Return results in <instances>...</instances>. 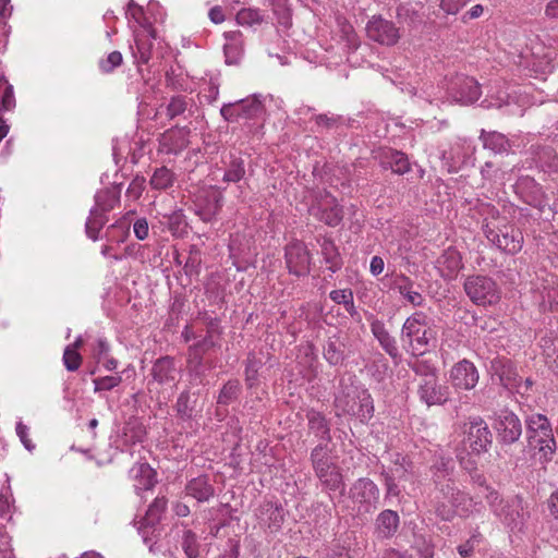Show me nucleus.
Masks as SVG:
<instances>
[{"label": "nucleus", "mask_w": 558, "mask_h": 558, "mask_svg": "<svg viewBox=\"0 0 558 558\" xmlns=\"http://www.w3.org/2000/svg\"><path fill=\"white\" fill-rule=\"evenodd\" d=\"M490 511L501 523L513 534H526L531 513L522 497L514 495L502 498L500 494L490 486H485L483 492Z\"/></svg>", "instance_id": "1"}, {"label": "nucleus", "mask_w": 558, "mask_h": 558, "mask_svg": "<svg viewBox=\"0 0 558 558\" xmlns=\"http://www.w3.org/2000/svg\"><path fill=\"white\" fill-rule=\"evenodd\" d=\"M400 339L404 351L413 357L429 352L437 341L434 322L423 312H415L402 325Z\"/></svg>", "instance_id": "2"}, {"label": "nucleus", "mask_w": 558, "mask_h": 558, "mask_svg": "<svg viewBox=\"0 0 558 558\" xmlns=\"http://www.w3.org/2000/svg\"><path fill=\"white\" fill-rule=\"evenodd\" d=\"M434 508L436 514L444 521H450L457 514L464 518L482 514L485 510L481 500H475L460 490L450 480L441 486L440 495H436Z\"/></svg>", "instance_id": "3"}, {"label": "nucleus", "mask_w": 558, "mask_h": 558, "mask_svg": "<svg viewBox=\"0 0 558 558\" xmlns=\"http://www.w3.org/2000/svg\"><path fill=\"white\" fill-rule=\"evenodd\" d=\"M335 407L340 414H348L359 417L362 422L368 421L374 414L373 398L368 390L354 386L341 385L336 395Z\"/></svg>", "instance_id": "4"}, {"label": "nucleus", "mask_w": 558, "mask_h": 558, "mask_svg": "<svg viewBox=\"0 0 558 558\" xmlns=\"http://www.w3.org/2000/svg\"><path fill=\"white\" fill-rule=\"evenodd\" d=\"M526 433L530 447L538 450L542 460L550 461L556 451V441L548 418L539 413L529 415Z\"/></svg>", "instance_id": "5"}, {"label": "nucleus", "mask_w": 558, "mask_h": 558, "mask_svg": "<svg viewBox=\"0 0 558 558\" xmlns=\"http://www.w3.org/2000/svg\"><path fill=\"white\" fill-rule=\"evenodd\" d=\"M311 460L316 476L326 489L330 492L343 490V476L339 468L332 462L326 445H317L311 452Z\"/></svg>", "instance_id": "6"}, {"label": "nucleus", "mask_w": 558, "mask_h": 558, "mask_svg": "<svg viewBox=\"0 0 558 558\" xmlns=\"http://www.w3.org/2000/svg\"><path fill=\"white\" fill-rule=\"evenodd\" d=\"M484 233L489 242L507 254L514 255L523 246V234L513 225L488 221L484 226Z\"/></svg>", "instance_id": "7"}, {"label": "nucleus", "mask_w": 558, "mask_h": 558, "mask_svg": "<svg viewBox=\"0 0 558 558\" xmlns=\"http://www.w3.org/2000/svg\"><path fill=\"white\" fill-rule=\"evenodd\" d=\"M463 288L469 299L476 305H493L500 300V289L488 276H469L464 280Z\"/></svg>", "instance_id": "8"}, {"label": "nucleus", "mask_w": 558, "mask_h": 558, "mask_svg": "<svg viewBox=\"0 0 558 558\" xmlns=\"http://www.w3.org/2000/svg\"><path fill=\"white\" fill-rule=\"evenodd\" d=\"M379 496L378 486L367 477L357 478L349 489V498L359 515L375 511Z\"/></svg>", "instance_id": "9"}, {"label": "nucleus", "mask_w": 558, "mask_h": 558, "mask_svg": "<svg viewBox=\"0 0 558 558\" xmlns=\"http://www.w3.org/2000/svg\"><path fill=\"white\" fill-rule=\"evenodd\" d=\"M462 442L464 449L473 454L488 451L493 442V435L487 423L481 416L469 417V421L464 424Z\"/></svg>", "instance_id": "10"}, {"label": "nucleus", "mask_w": 558, "mask_h": 558, "mask_svg": "<svg viewBox=\"0 0 558 558\" xmlns=\"http://www.w3.org/2000/svg\"><path fill=\"white\" fill-rule=\"evenodd\" d=\"M265 111L259 95H253L234 102L225 104L220 109L221 117L228 122L250 121L262 117Z\"/></svg>", "instance_id": "11"}, {"label": "nucleus", "mask_w": 558, "mask_h": 558, "mask_svg": "<svg viewBox=\"0 0 558 558\" xmlns=\"http://www.w3.org/2000/svg\"><path fill=\"white\" fill-rule=\"evenodd\" d=\"M448 95L462 105L474 104L482 95L478 82L465 74H456L447 85Z\"/></svg>", "instance_id": "12"}, {"label": "nucleus", "mask_w": 558, "mask_h": 558, "mask_svg": "<svg viewBox=\"0 0 558 558\" xmlns=\"http://www.w3.org/2000/svg\"><path fill=\"white\" fill-rule=\"evenodd\" d=\"M167 509V499L165 497H157L149 505L145 517L141 519L137 524L138 533L142 535L144 543L153 544L159 535L157 529L163 512Z\"/></svg>", "instance_id": "13"}, {"label": "nucleus", "mask_w": 558, "mask_h": 558, "mask_svg": "<svg viewBox=\"0 0 558 558\" xmlns=\"http://www.w3.org/2000/svg\"><path fill=\"white\" fill-rule=\"evenodd\" d=\"M284 259L291 275L301 277L310 274L312 256L304 242L294 240L287 244Z\"/></svg>", "instance_id": "14"}, {"label": "nucleus", "mask_w": 558, "mask_h": 558, "mask_svg": "<svg viewBox=\"0 0 558 558\" xmlns=\"http://www.w3.org/2000/svg\"><path fill=\"white\" fill-rule=\"evenodd\" d=\"M367 37L380 45L393 46L400 38L399 28L393 22L385 20L380 15H373L365 27Z\"/></svg>", "instance_id": "15"}, {"label": "nucleus", "mask_w": 558, "mask_h": 558, "mask_svg": "<svg viewBox=\"0 0 558 558\" xmlns=\"http://www.w3.org/2000/svg\"><path fill=\"white\" fill-rule=\"evenodd\" d=\"M195 213L205 222L214 220L223 205L222 192L215 189L208 187L202 190L195 199Z\"/></svg>", "instance_id": "16"}, {"label": "nucleus", "mask_w": 558, "mask_h": 558, "mask_svg": "<svg viewBox=\"0 0 558 558\" xmlns=\"http://www.w3.org/2000/svg\"><path fill=\"white\" fill-rule=\"evenodd\" d=\"M134 45L130 46L134 63L140 66L147 64L151 58L154 40L157 34L151 24L144 25V29H135L133 32Z\"/></svg>", "instance_id": "17"}, {"label": "nucleus", "mask_w": 558, "mask_h": 558, "mask_svg": "<svg viewBox=\"0 0 558 558\" xmlns=\"http://www.w3.org/2000/svg\"><path fill=\"white\" fill-rule=\"evenodd\" d=\"M417 396L427 407L442 405L449 400L450 391L448 386L439 383L438 377H428L427 380L420 379Z\"/></svg>", "instance_id": "18"}, {"label": "nucleus", "mask_w": 558, "mask_h": 558, "mask_svg": "<svg viewBox=\"0 0 558 558\" xmlns=\"http://www.w3.org/2000/svg\"><path fill=\"white\" fill-rule=\"evenodd\" d=\"M495 429L499 441L511 445L522 435V425L519 417L511 411L501 410L495 422Z\"/></svg>", "instance_id": "19"}, {"label": "nucleus", "mask_w": 558, "mask_h": 558, "mask_svg": "<svg viewBox=\"0 0 558 558\" xmlns=\"http://www.w3.org/2000/svg\"><path fill=\"white\" fill-rule=\"evenodd\" d=\"M515 193L530 206L544 210L547 199L542 186L531 177L518 179L514 184Z\"/></svg>", "instance_id": "20"}, {"label": "nucleus", "mask_w": 558, "mask_h": 558, "mask_svg": "<svg viewBox=\"0 0 558 558\" xmlns=\"http://www.w3.org/2000/svg\"><path fill=\"white\" fill-rule=\"evenodd\" d=\"M190 130L186 128H174L162 133L158 140V151L167 155H178L183 151L189 141Z\"/></svg>", "instance_id": "21"}, {"label": "nucleus", "mask_w": 558, "mask_h": 558, "mask_svg": "<svg viewBox=\"0 0 558 558\" xmlns=\"http://www.w3.org/2000/svg\"><path fill=\"white\" fill-rule=\"evenodd\" d=\"M478 378L477 368L468 360L458 362L450 371L451 384L457 389L471 390L477 385Z\"/></svg>", "instance_id": "22"}, {"label": "nucleus", "mask_w": 558, "mask_h": 558, "mask_svg": "<svg viewBox=\"0 0 558 558\" xmlns=\"http://www.w3.org/2000/svg\"><path fill=\"white\" fill-rule=\"evenodd\" d=\"M310 213L329 227H337L343 219L342 207L337 199L327 194L317 205H313Z\"/></svg>", "instance_id": "23"}, {"label": "nucleus", "mask_w": 558, "mask_h": 558, "mask_svg": "<svg viewBox=\"0 0 558 558\" xmlns=\"http://www.w3.org/2000/svg\"><path fill=\"white\" fill-rule=\"evenodd\" d=\"M179 371L175 366L174 359L171 356H162L157 359L150 369L151 380L148 385L158 384L161 386H172L177 385Z\"/></svg>", "instance_id": "24"}, {"label": "nucleus", "mask_w": 558, "mask_h": 558, "mask_svg": "<svg viewBox=\"0 0 558 558\" xmlns=\"http://www.w3.org/2000/svg\"><path fill=\"white\" fill-rule=\"evenodd\" d=\"M371 331L379 342L381 349L393 360L395 363L401 361V353L393 336L386 329L385 324L378 319L371 323Z\"/></svg>", "instance_id": "25"}, {"label": "nucleus", "mask_w": 558, "mask_h": 558, "mask_svg": "<svg viewBox=\"0 0 558 558\" xmlns=\"http://www.w3.org/2000/svg\"><path fill=\"white\" fill-rule=\"evenodd\" d=\"M400 525L399 514L390 509L381 511L375 521V533L378 538H391Z\"/></svg>", "instance_id": "26"}, {"label": "nucleus", "mask_w": 558, "mask_h": 558, "mask_svg": "<svg viewBox=\"0 0 558 558\" xmlns=\"http://www.w3.org/2000/svg\"><path fill=\"white\" fill-rule=\"evenodd\" d=\"M454 469V462L450 457H439L434 464L430 466L432 481L437 489V495H440V488L442 485L451 478Z\"/></svg>", "instance_id": "27"}, {"label": "nucleus", "mask_w": 558, "mask_h": 558, "mask_svg": "<svg viewBox=\"0 0 558 558\" xmlns=\"http://www.w3.org/2000/svg\"><path fill=\"white\" fill-rule=\"evenodd\" d=\"M185 492L187 496L195 498L199 502L208 501L215 495V488L207 475H199L189 481Z\"/></svg>", "instance_id": "28"}, {"label": "nucleus", "mask_w": 558, "mask_h": 558, "mask_svg": "<svg viewBox=\"0 0 558 558\" xmlns=\"http://www.w3.org/2000/svg\"><path fill=\"white\" fill-rule=\"evenodd\" d=\"M438 265L441 276L452 279L463 268L461 254L456 248L449 247L438 258Z\"/></svg>", "instance_id": "29"}, {"label": "nucleus", "mask_w": 558, "mask_h": 558, "mask_svg": "<svg viewBox=\"0 0 558 558\" xmlns=\"http://www.w3.org/2000/svg\"><path fill=\"white\" fill-rule=\"evenodd\" d=\"M480 140L483 142L485 149H489L494 154H508L511 151L512 143L502 133L497 131L486 132L481 130Z\"/></svg>", "instance_id": "30"}, {"label": "nucleus", "mask_w": 558, "mask_h": 558, "mask_svg": "<svg viewBox=\"0 0 558 558\" xmlns=\"http://www.w3.org/2000/svg\"><path fill=\"white\" fill-rule=\"evenodd\" d=\"M310 430L327 446L331 441L330 426L325 415L314 409L306 412Z\"/></svg>", "instance_id": "31"}, {"label": "nucleus", "mask_w": 558, "mask_h": 558, "mask_svg": "<svg viewBox=\"0 0 558 558\" xmlns=\"http://www.w3.org/2000/svg\"><path fill=\"white\" fill-rule=\"evenodd\" d=\"M134 480V488L136 492L151 489L156 483V473L147 463H140L134 465L130 471Z\"/></svg>", "instance_id": "32"}, {"label": "nucleus", "mask_w": 558, "mask_h": 558, "mask_svg": "<svg viewBox=\"0 0 558 558\" xmlns=\"http://www.w3.org/2000/svg\"><path fill=\"white\" fill-rule=\"evenodd\" d=\"M381 166L385 169L390 168L397 174H404L411 169L408 156L400 150L390 148L383 153Z\"/></svg>", "instance_id": "33"}, {"label": "nucleus", "mask_w": 558, "mask_h": 558, "mask_svg": "<svg viewBox=\"0 0 558 558\" xmlns=\"http://www.w3.org/2000/svg\"><path fill=\"white\" fill-rule=\"evenodd\" d=\"M214 367L213 362H205L199 355L189 354L186 369L192 383L203 384L207 376V372Z\"/></svg>", "instance_id": "34"}, {"label": "nucleus", "mask_w": 558, "mask_h": 558, "mask_svg": "<svg viewBox=\"0 0 558 558\" xmlns=\"http://www.w3.org/2000/svg\"><path fill=\"white\" fill-rule=\"evenodd\" d=\"M534 161L544 172H558V155L551 147H537L534 150Z\"/></svg>", "instance_id": "35"}, {"label": "nucleus", "mask_w": 558, "mask_h": 558, "mask_svg": "<svg viewBox=\"0 0 558 558\" xmlns=\"http://www.w3.org/2000/svg\"><path fill=\"white\" fill-rule=\"evenodd\" d=\"M344 343L339 333L330 336L324 345V357L330 365H339L344 360Z\"/></svg>", "instance_id": "36"}, {"label": "nucleus", "mask_w": 558, "mask_h": 558, "mask_svg": "<svg viewBox=\"0 0 558 558\" xmlns=\"http://www.w3.org/2000/svg\"><path fill=\"white\" fill-rule=\"evenodd\" d=\"M120 192L117 187H106L98 191L95 195V205L92 208L108 214L119 203Z\"/></svg>", "instance_id": "37"}, {"label": "nucleus", "mask_w": 558, "mask_h": 558, "mask_svg": "<svg viewBox=\"0 0 558 558\" xmlns=\"http://www.w3.org/2000/svg\"><path fill=\"white\" fill-rule=\"evenodd\" d=\"M320 250L328 269L331 272L338 271L342 267V259L333 241L324 239L320 243Z\"/></svg>", "instance_id": "38"}, {"label": "nucleus", "mask_w": 558, "mask_h": 558, "mask_svg": "<svg viewBox=\"0 0 558 558\" xmlns=\"http://www.w3.org/2000/svg\"><path fill=\"white\" fill-rule=\"evenodd\" d=\"M412 470V462L401 453H395L391 460V466L388 470H383L381 472L401 480H408L409 474Z\"/></svg>", "instance_id": "39"}, {"label": "nucleus", "mask_w": 558, "mask_h": 558, "mask_svg": "<svg viewBox=\"0 0 558 558\" xmlns=\"http://www.w3.org/2000/svg\"><path fill=\"white\" fill-rule=\"evenodd\" d=\"M413 281L404 275L396 279V287L399 293L412 305L421 306L424 302V298L420 292L413 290Z\"/></svg>", "instance_id": "40"}, {"label": "nucleus", "mask_w": 558, "mask_h": 558, "mask_svg": "<svg viewBox=\"0 0 558 558\" xmlns=\"http://www.w3.org/2000/svg\"><path fill=\"white\" fill-rule=\"evenodd\" d=\"M108 221L107 214L92 208L85 223L86 234L93 241L98 240V235L105 223Z\"/></svg>", "instance_id": "41"}, {"label": "nucleus", "mask_w": 558, "mask_h": 558, "mask_svg": "<svg viewBox=\"0 0 558 558\" xmlns=\"http://www.w3.org/2000/svg\"><path fill=\"white\" fill-rule=\"evenodd\" d=\"M245 172L244 160L239 156L231 155L222 181L226 183H236L244 178Z\"/></svg>", "instance_id": "42"}, {"label": "nucleus", "mask_w": 558, "mask_h": 558, "mask_svg": "<svg viewBox=\"0 0 558 558\" xmlns=\"http://www.w3.org/2000/svg\"><path fill=\"white\" fill-rule=\"evenodd\" d=\"M194 101L192 98H189L183 95H177L171 97L169 104L166 108V114L169 119H174L177 117H181L192 108Z\"/></svg>", "instance_id": "43"}, {"label": "nucleus", "mask_w": 558, "mask_h": 558, "mask_svg": "<svg viewBox=\"0 0 558 558\" xmlns=\"http://www.w3.org/2000/svg\"><path fill=\"white\" fill-rule=\"evenodd\" d=\"M175 182V174L167 167L157 168L151 178L150 185L155 190H167Z\"/></svg>", "instance_id": "44"}, {"label": "nucleus", "mask_w": 558, "mask_h": 558, "mask_svg": "<svg viewBox=\"0 0 558 558\" xmlns=\"http://www.w3.org/2000/svg\"><path fill=\"white\" fill-rule=\"evenodd\" d=\"M130 222L123 218L111 225L106 232L107 240L117 244L123 243L129 236Z\"/></svg>", "instance_id": "45"}, {"label": "nucleus", "mask_w": 558, "mask_h": 558, "mask_svg": "<svg viewBox=\"0 0 558 558\" xmlns=\"http://www.w3.org/2000/svg\"><path fill=\"white\" fill-rule=\"evenodd\" d=\"M410 369L414 372L421 379H428V377H437V369L434 364L428 360H414L408 362Z\"/></svg>", "instance_id": "46"}, {"label": "nucleus", "mask_w": 558, "mask_h": 558, "mask_svg": "<svg viewBox=\"0 0 558 558\" xmlns=\"http://www.w3.org/2000/svg\"><path fill=\"white\" fill-rule=\"evenodd\" d=\"M501 385L507 389L521 388V383L517 380V373L514 372L510 362L500 363V368H496Z\"/></svg>", "instance_id": "47"}, {"label": "nucleus", "mask_w": 558, "mask_h": 558, "mask_svg": "<svg viewBox=\"0 0 558 558\" xmlns=\"http://www.w3.org/2000/svg\"><path fill=\"white\" fill-rule=\"evenodd\" d=\"M1 90L0 110L10 111L15 107V97L13 86L9 84L8 80L3 75L0 76V92Z\"/></svg>", "instance_id": "48"}, {"label": "nucleus", "mask_w": 558, "mask_h": 558, "mask_svg": "<svg viewBox=\"0 0 558 558\" xmlns=\"http://www.w3.org/2000/svg\"><path fill=\"white\" fill-rule=\"evenodd\" d=\"M236 22L242 26H253L263 22V15L258 9L244 8L236 13Z\"/></svg>", "instance_id": "49"}, {"label": "nucleus", "mask_w": 558, "mask_h": 558, "mask_svg": "<svg viewBox=\"0 0 558 558\" xmlns=\"http://www.w3.org/2000/svg\"><path fill=\"white\" fill-rule=\"evenodd\" d=\"M239 392L240 383L238 380H229L220 390L217 402L227 405L238 398Z\"/></svg>", "instance_id": "50"}, {"label": "nucleus", "mask_w": 558, "mask_h": 558, "mask_svg": "<svg viewBox=\"0 0 558 558\" xmlns=\"http://www.w3.org/2000/svg\"><path fill=\"white\" fill-rule=\"evenodd\" d=\"M182 548L189 558H197L199 555L197 536L191 530L183 533Z\"/></svg>", "instance_id": "51"}, {"label": "nucleus", "mask_w": 558, "mask_h": 558, "mask_svg": "<svg viewBox=\"0 0 558 558\" xmlns=\"http://www.w3.org/2000/svg\"><path fill=\"white\" fill-rule=\"evenodd\" d=\"M122 383L121 375L104 376L93 379L94 391H110Z\"/></svg>", "instance_id": "52"}, {"label": "nucleus", "mask_w": 558, "mask_h": 558, "mask_svg": "<svg viewBox=\"0 0 558 558\" xmlns=\"http://www.w3.org/2000/svg\"><path fill=\"white\" fill-rule=\"evenodd\" d=\"M413 548L422 558H433L434 556V544L424 535L414 536Z\"/></svg>", "instance_id": "53"}, {"label": "nucleus", "mask_w": 558, "mask_h": 558, "mask_svg": "<svg viewBox=\"0 0 558 558\" xmlns=\"http://www.w3.org/2000/svg\"><path fill=\"white\" fill-rule=\"evenodd\" d=\"M63 364L70 372H75L80 368L82 356L73 347H66L63 352Z\"/></svg>", "instance_id": "54"}, {"label": "nucleus", "mask_w": 558, "mask_h": 558, "mask_svg": "<svg viewBox=\"0 0 558 558\" xmlns=\"http://www.w3.org/2000/svg\"><path fill=\"white\" fill-rule=\"evenodd\" d=\"M125 14L129 19L138 24V29H144V25L150 24L144 16L143 8L137 5L133 0L129 1Z\"/></svg>", "instance_id": "55"}, {"label": "nucleus", "mask_w": 558, "mask_h": 558, "mask_svg": "<svg viewBox=\"0 0 558 558\" xmlns=\"http://www.w3.org/2000/svg\"><path fill=\"white\" fill-rule=\"evenodd\" d=\"M215 338L210 336H205L203 339L198 340L194 344L190 345L189 348V354L192 355H199L204 357V354L210 350L211 348L216 347Z\"/></svg>", "instance_id": "56"}, {"label": "nucleus", "mask_w": 558, "mask_h": 558, "mask_svg": "<svg viewBox=\"0 0 558 558\" xmlns=\"http://www.w3.org/2000/svg\"><path fill=\"white\" fill-rule=\"evenodd\" d=\"M123 61L122 54L120 51L110 52L106 59L100 60L99 68L105 73L112 72L117 66L121 65Z\"/></svg>", "instance_id": "57"}, {"label": "nucleus", "mask_w": 558, "mask_h": 558, "mask_svg": "<svg viewBox=\"0 0 558 558\" xmlns=\"http://www.w3.org/2000/svg\"><path fill=\"white\" fill-rule=\"evenodd\" d=\"M190 392L183 391L177 400L175 409L181 417L190 418L192 416L193 408L190 405Z\"/></svg>", "instance_id": "58"}, {"label": "nucleus", "mask_w": 558, "mask_h": 558, "mask_svg": "<svg viewBox=\"0 0 558 558\" xmlns=\"http://www.w3.org/2000/svg\"><path fill=\"white\" fill-rule=\"evenodd\" d=\"M15 430L25 449L32 452L35 449V444L29 439V428L20 421L16 423Z\"/></svg>", "instance_id": "59"}, {"label": "nucleus", "mask_w": 558, "mask_h": 558, "mask_svg": "<svg viewBox=\"0 0 558 558\" xmlns=\"http://www.w3.org/2000/svg\"><path fill=\"white\" fill-rule=\"evenodd\" d=\"M268 511L270 512L269 513L270 522L268 523V526L272 531H278L281 527V525H282V523L284 521V515L282 513V510L278 506H275V507L270 506Z\"/></svg>", "instance_id": "60"}, {"label": "nucleus", "mask_w": 558, "mask_h": 558, "mask_svg": "<svg viewBox=\"0 0 558 558\" xmlns=\"http://www.w3.org/2000/svg\"><path fill=\"white\" fill-rule=\"evenodd\" d=\"M259 362L255 359H248L245 367V380L250 387L254 386L257 380Z\"/></svg>", "instance_id": "61"}, {"label": "nucleus", "mask_w": 558, "mask_h": 558, "mask_svg": "<svg viewBox=\"0 0 558 558\" xmlns=\"http://www.w3.org/2000/svg\"><path fill=\"white\" fill-rule=\"evenodd\" d=\"M110 351V345L108 341L104 338H98L95 341L94 348H93V354L95 359L100 362L104 357H107Z\"/></svg>", "instance_id": "62"}, {"label": "nucleus", "mask_w": 558, "mask_h": 558, "mask_svg": "<svg viewBox=\"0 0 558 558\" xmlns=\"http://www.w3.org/2000/svg\"><path fill=\"white\" fill-rule=\"evenodd\" d=\"M471 0H441L440 8L447 14H457Z\"/></svg>", "instance_id": "63"}, {"label": "nucleus", "mask_w": 558, "mask_h": 558, "mask_svg": "<svg viewBox=\"0 0 558 558\" xmlns=\"http://www.w3.org/2000/svg\"><path fill=\"white\" fill-rule=\"evenodd\" d=\"M329 298L337 304H347L350 300H353V292L351 289L332 290L329 293Z\"/></svg>", "instance_id": "64"}]
</instances>
